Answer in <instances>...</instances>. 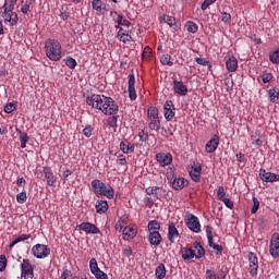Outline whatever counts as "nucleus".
Instances as JSON below:
<instances>
[{"label": "nucleus", "instance_id": "obj_24", "mask_svg": "<svg viewBox=\"0 0 279 279\" xmlns=\"http://www.w3.org/2000/svg\"><path fill=\"white\" fill-rule=\"evenodd\" d=\"M190 178H192L193 182H199L202 180V165L192 166L190 170Z\"/></svg>", "mask_w": 279, "mask_h": 279}, {"label": "nucleus", "instance_id": "obj_63", "mask_svg": "<svg viewBox=\"0 0 279 279\" xmlns=\"http://www.w3.org/2000/svg\"><path fill=\"white\" fill-rule=\"evenodd\" d=\"M144 204L145 206H148V208H151L154 206V199H151V197H145Z\"/></svg>", "mask_w": 279, "mask_h": 279}, {"label": "nucleus", "instance_id": "obj_29", "mask_svg": "<svg viewBox=\"0 0 279 279\" xmlns=\"http://www.w3.org/2000/svg\"><path fill=\"white\" fill-rule=\"evenodd\" d=\"M226 66L230 73H234V71L239 69V61L233 56L229 57V59L226 61Z\"/></svg>", "mask_w": 279, "mask_h": 279}, {"label": "nucleus", "instance_id": "obj_34", "mask_svg": "<svg viewBox=\"0 0 279 279\" xmlns=\"http://www.w3.org/2000/svg\"><path fill=\"white\" fill-rule=\"evenodd\" d=\"M92 8L93 10H95L96 12H100L101 14L102 12H106V2L101 0H93Z\"/></svg>", "mask_w": 279, "mask_h": 279}, {"label": "nucleus", "instance_id": "obj_26", "mask_svg": "<svg viewBox=\"0 0 279 279\" xmlns=\"http://www.w3.org/2000/svg\"><path fill=\"white\" fill-rule=\"evenodd\" d=\"M187 185L189 181H186L184 178L175 177L172 181V189H174V191H182V189Z\"/></svg>", "mask_w": 279, "mask_h": 279}, {"label": "nucleus", "instance_id": "obj_43", "mask_svg": "<svg viewBox=\"0 0 279 279\" xmlns=\"http://www.w3.org/2000/svg\"><path fill=\"white\" fill-rule=\"evenodd\" d=\"M118 123H119V116H116V114L111 116L107 120V124L109 125V128H113V130H117Z\"/></svg>", "mask_w": 279, "mask_h": 279}, {"label": "nucleus", "instance_id": "obj_6", "mask_svg": "<svg viewBox=\"0 0 279 279\" xmlns=\"http://www.w3.org/2000/svg\"><path fill=\"white\" fill-rule=\"evenodd\" d=\"M185 223L192 232L199 234L202 232V225L199 223V218L193 214H187L185 218Z\"/></svg>", "mask_w": 279, "mask_h": 279}, {"label": "nucleus", "instance_id": "obj_20", "mask_svg": "<svg viewBox=\"0 0 279 279\" xmlns=\"http://www.w3.org/2000/svg\"><path fill=\"white\" fill-rule=\"evenodd\" d=\"M45 179L47 181L48 186H56V182H58L56 174H53V171L49 167L43 168Z\"/></svg>", "mask_w": 279, "mask_h": 279}, {"label": "nucleus", "instance_id": "obj_64", "mask_svg": "<svg viewBox=\"0 0 279 279\" xmlns=\"http://www.w3.org/2000/svg\"><path fill=\"white\" fill-rule=\"evenodd\" d=\"M123 254H124V256H128V257L132 256V254H133L132 246L124 247Z\"/></svg>", "mask_w": 279, "mask_h": 279}, {"label": "nucleus", "instance_id": "obj_4", "mask_svg": "<svg viewBox=\"0 0 279 279\" xmlns=\"http://www.w3.org/2000/svg\"><path fill=\"white\" fill-rule=\"evenodd\" d=\"M45 53L52 62H60L62 60V45L58 39H47L45 41Z\"/></svg>", "mask_w": 279, "mask_h": 279}, {"label": "nucleus", "instance_id": "obj_47", "mask_svg": "<svg viewBox=\"0 0 279 279\" xmlns=\"http://www.w3.org/2000/svg\"><path fill=\"white\" fill-rule=\"evenodd\" d=\"M205 278L206 279H226V276L218 277L215 270L207 269L205 272Z\"/></svg>", "mask_w": 279, "mask_h": 279}, {"label": "nucleus", "instance_id": "obj_48", "mask_svg": "<svg viewBox=\"0 0 279 279\" xmlns=\"http://www.w3.org/2000/svg\"><path fill=\"white\" fill-rule=\"evenodd\" d=\"M151 48L146 46L142 52V60H151Z\"/></svg>", "mask_w": 279, "mask_h": 279}, {"label": "nucleus", "instance_id": "obj_53", "mask_svg": "<svg viewBox=\"0 0 279 279\" xmlns=\"http://www.w3.org/2000/svg\"><path fill=\"white\" fill-rule=\"evenodd\" d=\"M17 204H25L27 202V192H21L16 195Z\"/></svg>", "mask_w": 279, "mask_h": 279}, {"label": "nucleus", "instance_id": "obj_18", "mask_svg": "<svg viewBox=\"0 0 279 279\" xmlns=\"http://www.w3.org/2000/svg\"><path fill=\"white\" fill-rule=\"evenodd\" d=\"M173 90L177 95H180L181 97H186L189 94V88L186 85H184V82L182 81H173Z\"/></svg>", "mask_w": 279, "mask_h": 279}, {"label": "nucleus", "instance_id": "obj_16", "mask_svg": "<svg viewBox=\"0 0 279 279\" xmlns=\"http://www.w3.org/2000/svg\"><path fill=\"white\" fill-rule=\"evenodd\" d=\"M146 195H153L155 199H160L167 193L162 186H148L145 189Z\"/></svg>", "mask_w": 279, "mask_h": 279}, {"label": "nucleus", "instance_id": "obj_41", "mask_svg": "<svg viewBox=\"0 0 279 279\" xmlns=\"http://www.w3.org/2000/svg\"><path fill=\"white\" fill-rule=\"evenodd\" d=\"M209 247H213V250L216 251L217 256H221L223 254V246L216 244L214 240L208 242Z\"/></svg>", "mask_w": 279, "mask_h": 279}, {"label": "nucleus", "instance_id": "obj_38", "mask_svg": "<svg viewBox=\"0 0 279 279\" xmlns=\"http://www.w3.org/2000/svg\"><path fill=\"white\" fill-rule=\"evenodd\" d=\"M89 271L93 275L101 271V269L99 268V264H97V259L95 257L89 260Z\"/></svg>", "mask_w": 279, "mask_h": 279}, {"label": "nucleus", "instance_id": "obj_62", "mask_svg": "<svg viewBox=\"0 0 279 279\" xmlns=\"http://www.w3.org/2000/svg\"><path fill=\"white\" fill-rule=\"evenodd\" d=\"M225 206H227V208H230V210H232V208H234V202L230 198H225L223 201H221Z\"/></svg>", "mask_w": 279, "mask_h": 279}, {"label": "nucleus", "instance_id": "obj_44", "mask_svg": "<svg viewBox=\"0 0 279 279\" xmlns=\"http://www.w3.org/2000/svg\"><path fill=\"white\" fill-rule=\"evenodd\" d=\"M160 62L163 66H173V61H171V54H162L160 57Z\"/></svg>", "mask_w": 279, "mask_h": 279}, {"label": "nucleus", "instance_id": "obj_45", "mask_svg": "<svg viewBox=\"0 0 279 279\" xmlns=\"http://www.w3.org/2000/svg\"><path fill=\"white\" fill-rule=\"evenodd\" d=\"M63 62L68 65V69H71L72 71L77 66V61L72 57H66L63 59Z\"/></svg>", "mask_w": 279, "mask_h": 279}, {"label": "nucleus", "instance_id": "obj_2", "mask_svg": "<svg viewBox=\"0 0 279 279\" xmlns=\"http://www.w3.org/2000/svg\"><path fill=\"white\" fill-rule=\"evenodd\" d=\"M14 5H16L14 0H4V4L1 8L2 11H0V19L3 20L4 25L10 27H14L19 23V14L14 12Z\"/></svg>", "mask_w": 279, "mask_h": 279}, {"label": "nucleus", "instance_id": "obj_31", "mask_svg": "<svg viewBox=\"0 0 279 279\" xmlns=\"http://www.w3.org/2000/svg\"><path fill=\"white\" fill-rule=\"evenodd\" d=\"M193 247L196 251L195 253L196 259L204 258V256H206V250L204 248V246H202V242L195 241L193 243Z\"/></svg>", "mask_w": 279, "mask_h": 279}, {"label": "nucleus", "instance_id": "obj_60", "mask_svg": "<svg viewBox=\"0 0 279 279\" xmlns=\"http://www.w3.org/2000/svg\"><path fill=\"white\" fill-rule=\"evenodd\" d=\"M195 62H197L198 64H201V66H207V64H210V61L202 58V57H197L195 59Z\"/></svg>", "mask_w": 279, "mask_h": 279}, {"label": "nucleus", "instance_id": "obj_35", "mask_svg": "<svg viewBox=\"0 0 279 279\" xmlns=\"http://www.w3.org/2000/svg\"><path fill=\"white\" fill-rule=\"evenodd\" d=\"M184 27L186 32H189V34H197V32L199 31V26L193 21H187Z\"/></svg>", "mask_w": 279, "mask_h": 279}, {"label": "nucleus", "instance_id": "obj_7", "mask_svg": "<svg viewBox=\"0 0 279 279\" xmlns=\"http://www.w3.org/2000/svg\"><path fill=\"white\" fill-rule=\"evenodd\" d=\"M32 254L35 256V258H47V256L51 254V248H49V246L46 244H35L32 247Z\"/></svg>", "mask_w": 279, "mask_h": 279}, {"label": "nucleus", "instance_id": "obj_14", "mask_svg": "<svg viewBox=\"0 0 279 279\" xmlns=\"http://www.w3.org/2000/svg\"><path fill=\"white\" fill-rule=\"evenodd\" d=\"M78 230H82L85 234H101V230L92 222H82L77 226Z\"/></svg>", "mask_w": 279, "mask_h": 279}, {"label": "nucleus", "instance_id": "obj_32", "mask_svg": "<svg viewBox=\"0 0 279 279\" xmlns=\"http://www.w3.org/2000/svg\"><path fill=\"white\" fill-rule=\"evenodd\" d=\"M96 213H98V215H104L105 213H108V201H97L96 205Z\"/></svg>", "mask_w": 279, "mask_h": 279}, {"label": "nucleus", "instance_id": "obj_3", "mask_svg": "<svg viewBox=\"0 0 279 279\" xmlns=\"http://www.w3.org/2000/svg\"><path fill=\"white\" fill-rule=\"evenodd\" d=\"M92 191L96 197H107V199H114V189L112 185L105 183L99 179L92 181Z\"/></svg>", "mask_w": 279, "mask_h": 279}, {"label": "nucleus", "instance_id": "obj_28", "mask_svg": "<svg viewBox=\"0 0 279 279\" xmlns=\"http://www.w3.org/2000/svg\"><path fill=\"white\" fill-rule=\"evenodd\" d=\"M15 132L19 134V141L21 143V149H25L27 147V143H29V135L21 129H15Z\"/></svg>", "mask_w": 279, "mask_h": 279}, {"label": "nucleus", "instance_id": "obj_39", "mask_svg": "<svg viewBox=\"0 0 279 279\" xmlns=\"http://www.w3.org/2000/svg\"><path fill=\"white\" fill-rule=\"evenodd\" d=\"M162 21H163V23H167V25H169V27H173V25H175V17L172 16V15H165L163 14L160 17V23H162Z\"/></svg>", "mask_w": 279, "mask_h": 279}, {"label": "nucleus", "instance_id": "obj_51", "mask_svg": "<svg viewBox=\"0 0 279 279\" xmlns=\"http://www.w3.org/2000/svg\"><path fill=\"white\" fill-rule=\"evenodd\" d=\"M258 208H260V202L258 198L253 197V207L251 209V215H256L258 213Z\"/></svg>", "mask_w": 279, "mask_h": 279}, {"label": "nucleus", "instance_id": "obj_40", "mask_svg": "<svg viewBox=\"0 0 279 279\" xmlns=\"http://www.w3.org/2000/svg\"><path fill=\"white\" fill-rule=\"evenodd\" d=\"M95 134V128L90 124H86L85 128L83 129V135L85 138H90Z\"/></svg>", "mask_w": 279, "mask_h": 279}, {"label": "nucleus", "instance_id": "obj_17", "mask_svg": "<svg viewBox=\"0 0 279 279\" xmlns=\"http://www.w3.org/2000/svg\"><path fill=\"white\" fill-rule=\"evenodd\" d=\"M259 178L263 182H279V174L267 172L263 168L259 170Z\"/></svg>", "mask_w": 279, "mask_h": 279}, {"label": "nucleus", "instance_id": "obj_9", "mask_svg": "<svg viewBox=\"0 0 279 279\" xmlns=\"http://www.w3.org/2000/svg\"><path fill=\"white\" fill-rule=\"evenodd\" d=\"M110 16L112 21L117 24L116 29H121L122 27H126L129 29L132 25V23L128 19H124L123 15L119 14V12L117 11H111Z\"/></svg>", "mask_w": 279, "mask_h": 279}, {"label": "nucleus", "instance_id": "obj_37", "mask_svg": "<svg viewBox=\"0 0 279 279\" xmlns=\"http://www.w3.org/2000/svg\"><path fill=\"white\" fill-rule=\"evenodd\" d=\"M268 97L271 104H276L279 99V89L277 87L270 88L268 90Z\"/></svg>", "mask_w": 279, "mask_h": 279}, {"label": "nucleus", "instance_id": "obj_23", "mask_svg": "<svg viewBox=\"0 0 279 279\" xmlns=\"http://www.w3.org/2000/svg\"><path fill=\"white\" fill-rule=\"evenodd\" d=\"M148 242L150 243V245H155L156 247H158V245L162 243V235L159 231H150L148 234Z\"/></svg>", "mask_w": 279, "mask_h": 279}, {"label": "nucleus", "instance_id": "obj_19", "mask_svg": "<svg viewBox=\"0 0 279 279\" xmlns=\"http://www.w3.org/2000/svg\"><path fill=\"white\" fill-rule=\"evenodd\" d=\"M138 234V229L134 226H126L122 231V239L124 241H130Z\"/></svg>", "mask_w": 279, "mask_h": 279}, {"label": "nucleus", "instance_id": "obj_10", "mask_svg": "<svg viewBox=\"0 0 279 279\" xmlns=\"http://www.w3.org/2000/svg\"><path fill=\"white\" fill-rule=\"evenodd\" d=\"M21 276L24 279H34V266L29 262V259H23L21 264Z\"/></svg>", "mask_w": 279, "mask_h": 279}, {"label": "nucleus", "instance_id": "obj_54", "mask_svg": "<svg viewBox=\"0 0 279 279\" xmlns=\"http://www.w3.org/2000/svg\"><path fill=\"white\" fill-rule=\"evenodd\" d=\"M217 197L220 202L226 199V189L222 185L218 187Z\"/></svg>", "mask_w": 279, "mask_h": 279}, {"label": "nucleus", "instance_id": "obj_25", "mask_svg": "<svg viewBox=\"0 0 279 279\" xmlns=\"http://www.w3.org/2000/svg\"><path fill=\"white\" fill-rule=\"evenodd\" d=\"M120 149L122 150L123 154H134L135 147L133 143L124 138L120 143Z\"/></svg>", "mask_w": 279, "mask_h": 279}, {"label": "nucleus", "instance_id": "obj_55", "mask_svg": "<svg viewBox=\"0 0 279 279\" xmlns=\"http://www.w3.org/2000/svg\"><path fill=\"white\" fill-rule=\"evenodd\" d=\"M15 110H16V105L13 104V102H9V104H7L5 107H4V112H5L7 114H12V112H14Z\"/></svg>", "mask_w": 279, "mask_h": 279}, {"label": "nucleus", "instance_id": "obj_15", "mask_svg": "<svg viewBox=\"0 0 279 279\" xmlns=\"http://www.w3.org/2000/svg\"><path fill=\"white\" fill-rule=\"evenodd\" d=\"M156 160L159 162L160 167H169V165L173 162V155H171V153H158Z\"/></svg>", "mask_w": 279, "mask_h": 279}, {"label": "nucleus", "instance_id": "obj_50", "mask_svg": "<svg viewBox=\"0 0 279 279\" xmlns=\"http://www.w3.org/2000/svg\"><path fill=\"white\" fill-rule=\"evenodd\" d=\"M138 138L141 143H147V141H149V133L145 132V130H140Z\"/></svg>", "mask_w": 279, "mask_h": 279}, {"label": "nucleus", "instance_id": "obj_46", "mask_svg": "<svg viewBox=\"0 0 279 279\" xmlns=\"http://www.w3.org/2000/svg\"><path fill=\"white\" fill-rule=\"evenodd\" d=\"M269 60L272 64H279V48L269 52Z\"/></svg>", "mask_w": 279, "mask_h": 279}, {"label": "nucleus", "instance_id": "obj_8", "mask_svg": "<svg viewBox=\"0 0 279 279\" xmlns=\"http://www.w3.org/2000/svg\"><path fill=\"white\" fill-rule=\"evenodd\" d=\"M248 258V274L252 278H256L258 276V256L255 255L254 252H250L247 254Z\"/></svg>", "mask_w": 279, "mask_h": 279}, {"label": "nucleus", "instance_id": "obj_30", "mask_svg": "<svg viewBox=\"0 0 279 279\" xmlns=\"http://www.w3.org/2000/svg\"><path fill=\"white\" fill-rule=\"evenodd\" d=\"M117 38L120 40V43H130L132 41V35L130 34V31H124L123 28H120L117 33Z\"/></svg>", "mask_w": 279, "mask_h": 279}, {"label": "nucleus", "instance_id": "obj_21", "mask_svg": "<svg viewBox=\"0 0 279 279\" xmlns=\"http://www.w3.org/2000/svg\"><path fill=\"white\" fill-rule=\"evenodd\" d=\"M175 239H180V231L175 228L174 222H170L168 225V241H170V243H175Z\"/></svg>", "mask_w": 279, "mask_h": 279}, {"label": "nucleus", "instance_id": "obj_11", "mask_svg": "<svg viewBox=\"0 0 279 279\" xmlns=\"http://www.w3.org/2000/svg\"><path fill=\"white\" fill-rule=\"evenodd\" d=\"M269 254L272 258H279V233H272L269 243Z\"/></svg>", "mask_w": 279, "mask_h": 279}, {"label": "nucleus", "instance_id": "obj_22", "mask_svg": "<svg viewBox=\"0 0 279 279\" xmlns=\"http://www.w3.org/2000/svg\"><path fill=\"white\" fill-rule=\"evenodd\" d=\"M217 147H219V137L218 135H214L213 138L207 142L205 150L207 154H215Z\"/></svg>", "mask_w": 279, "mask_h": 279}, {"label": "nucleus", "instance_id": "obj_13", "mask_svg": "<svg viewBox=\"0 0 279 279\" xmlns=\"http://www.w3.org/2000/svg\"><path fill=\"white\" fill-rule=\"evenodd\" d=\"M129 82H128V90H129V97L131 99V101H136V76L134 75V73L129 74L128 76Z\"/></svg>", "mask_w": 279, "mask_h": 279}, {"label": "nucleus", "instance_id": "obj_1", "mask_svg": "<svg viewBox=\"0 0 279 279\" xmlns=\"http://www.w3.org/2000/svg\"><path fill=\"white\" fill-rule=\"evenodd\" d=\"M86 104L96 110H100L102 114H107L108 117H112L119 112V105L117 101H114L112 97L106 95L93 94L87 96Z\"/></svg>", "mask_w": 279, "mask_h": 279}, {"label": "nucleus", "instance_id": "obj_33", "mask_svg": "<svg viewBox=\"0 0 279 279\" xmlns=\"http://www.w3.org/2000/svg\"><path fill=\"white\" fill-rule=\"evenodd\" d=\"M251 141L256 147H263V134L260 131H255V133L251 136Z\"/></svg>", "mask_w": 279, "mask_h": 279}, {"label": "nucleus", "instance_id": "obj_5", "mask_svg": "<svg viewBox=\"0 0 279 279\" xmlns=\"http://www.w3.org/2000/svg\"><path fill=\"white\" fill-rule=\"evenodd\" d=\"M148 128L154 132L160 131V117L158 108L150 106L147 109Z\"/></svg>", "mask_w": 279, "mask_h": 279}, {"label": "nucleus", "instance_id": "obj_57", "mask_svg": "<svg viewBox=\"0 0 279 279\" xmlns=\"http://www.w3.org/2000/svg\"><path fill=\"white\" fill-rule=\"evenodd\" d=\"M8 267V258L5 255H0V271H5V268Z\"/></svg>", "mask_w": 279, "mask_h": 279}, {"label": "nucleus", "instance_id": "obj_27", "mask_svg": "<svg viewBox=\"0 0 279 279\" xmlns=\"http://www.w3.org/2000/svg\"><path fill=\"white\" fill-rule=\"evenodd\" d=\"M180 254L183 260H193V258H195V250L191 247H182Z\"/></svg>", "mask_w": 279, "mask_h": 279}, {"label": "nucleus", "instance_id": "obj_61", "mask_svg": "<svg viewBox=\"0 0 279 279\" xmlns=\"http://www.w3.org/2000/svg\"><path fill=\"white\" fill-rule=\"evenodd\" d=\"M96 279H108V275L102 270H98V272H94Z\"/></svg>", "mask_w": 279, "mask_h": 279}, {"label": "nucleus", "instance_id": "obj_12", "mask_svg": "<svg viewBox=\"0 0 279 279\" xmlns=\"http://www.w3.org/2000/svg\"><path fill=\"white\" fill-rule=\"evenodd\" d=\"M163 117L166 121H173L175 119V105L172 100H167L163 104Z\"/></svg>", "mask_w": 279, "mask_h": 279}, {"label": "nucleus", "instance_id": "obj_58", "mask_svg": "<svg viewBox=\"0 0 279 279\" xmlns=\"http://www.w3.org/2000/svg\"><path fill=\"white\" fill-rule=\"evenodd\" d=\"M213 3H217V0H204V2L201 5V10H208L209 5H213Z\"/></svg>", "mask_w": 279, "mask_h": 279}, {"label": "nucleus", "instance_id": "obj_56", "mask_svg": "<svg viewBox=\"0 0 279 279\" xmlns=\"http://www.w3.org/2000/svg\"><path fill=\"white\" fill-rule=\"evenodd\" d=\"M116 162L117 165H119V167H124V165H128V158L125 157V155L120 154Z\"/></svg>", "mask_w": 279, "mask_h": 279}, {"label": "nucleus", "instance_id": "obj_52", "mask_svg": "<svg viewBox=\"0 0 279 279\" xmlns=\"http://www.w3.org/2000/svg\"><path fill=\"white\" fill-rule=\"evenodd\" d=\"M260 77H262L263 84H269V82H271V80H274V74L264 72L260 75Z\"/></svg>", "mask_w": 279, "mask_h": 279}, {"label": "nucleus", "instance_id": "obj_36", "mask_svg": "<svg viewBox=\"0 0 279 279\" xmlns=\"http://www.w3.org/2000/svg\"><path fill=\"white\" fill-rule=\"evenodd\" d=\"M155 276L158 279H165L167 277V268L165 264H159L155 270Z\"/></svg>", "mask_w": 279, "mask_h": 279}, {"label": "nucleus", "instance_id": "obj_42", "mask_svg": "<svg viewBox=\"0 0 279 279\" xmlns=\"http://www.w3.org/2000/svg\"><path fill=\"white\" fill-rule=\"evenodd\" d=\"M147 228L149 232H158L160 230V222L158 220H150Z\"/></svg>", "mask_w": 279, "mask_h": 279}, {"label": "nucleus", "instance_id": "obj_49", "mask_svg": "<svg viewBox=\"0 0 279 279\" xmlns=\"http://www.w3.org/2000/svg\"><path fill=\"white\" fill-rule=\"evenodd\" d=\"M221 21L226 25H230L232 23V15L228 12H221Z\"/></svg>", "mask_w": 279, "mask_h": 279}, {"label": "nucleus", "instance_id": "obj_59", "mask_svg": "<svg viewBox=\"0 0 279 279\" xmlns=\"http://www.w3.org/2000/svg\"><path fill=\"white\" fill-rule=\"evenodd\" d=\"M205 232L207 234V241H214V235H213V227L211 226H206L205 227Z\"/></svg>", "mask_w": 279, "mask_h": 279}]
</instances>
